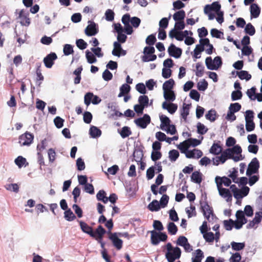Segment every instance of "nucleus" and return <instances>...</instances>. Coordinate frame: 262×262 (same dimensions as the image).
<instances>
[{
    "instance_id": "obj_1",
    "label": "nucleus",
    "mask_w": 262,
    "mask_h": 262,
    "mask_svg": "<svg viewBox=\"0 0 262 262\" xmlns=\"http://www.w3.org/2000/svg\"><path fill=\"white\" fill-rule=\"evenodd\" d=\"M164 247L166 249L165 256L168 262H174L181 257L182 251L179 247H173L170 242L167 243Z\"/></svg>"
},
{
    "instance_id": "obj_2",
    "label": "nucleus",
    "mask_w": 262,
    "mask_h": 262,
    "mask_svg": "<svg viewBox=\"0 0 262 262\" xmlns=\"http://www.w3.org/2000/svg\"><path fill=\"white\" fill-rule=\"evenodd\" d=\"M260 167L259 162L256 158H254L248 164L246 170V176H250L253 174L258 173V170Z\"/></svg>"
},
{
    "instance_id": "obj_3",
    "label": "nucleus",
    "mask_w": 262,
    "mask_h": 262,
    "mask_svg": "<svg viewBox=\"0 0 262 262\" xmlns=\"http://www.w3.org/2000/svg\"><path fill=\"white\" fill-rule=\"evenodd\" d=\"M150 122V117L147 114H144L142 117L137 118L134 121L135 124L142 129L146 128Z\"/></svg>"
},
{
    "instance_id": "obj_4",
    "label": "nucleus",
    "mask_w": 262,
    "mask_h": 262,
    "mask_svg": "<svg viewBox=\"0 0 262 262\" xmlns=\"http://www.w3.org/2000/svg\"><path fill=\"white\" fill-rule=\"evenodd\" d=\"M201 206V210L203 213L204 217L208 221H209L210 215L214 216L215 215L213 213V210L211 207H210L207 201L203 202L200 201V202Z\"/></svg>"
},
{
    "instance_id": "obj_5",
    "label": "nucleus",
    "mask_w": 262,
    "mask_h": 262,
    "mask_svg": "<svg viewBox=\"0 0 262 262\" xmlns=\"http://www.w3.org/2000/svg\"><path fill=\"white\" fill-rule=\"evenodd\" d=\"M101 101V98L97 95H95L92 92L86 93L84 97V104L88 106L92 103L94 105H97Z\"/></svg>"
},
{
    "instance_id": "obj_6",
    "label": "nucleus",
    "mask_w": 262,
    "mask_h": 262,
    "mask_svg": "<svg viewBox=\"0 0 262 262\" xmlns=\"http://www.w3.org/2000/svg\"><path fill=\"white\" fill-rule=\"evenodd\" d=\"M88 25L84 30V33L88 36L96 35L99 32V28L97 24L94 21L89 20Z\"/></svg>"
},
{
    "instance_id": "obj_7",
    "label": "nucleus",
    "mask_w": 262,
    "mask_h": 262,
    "mask_svg": "<svg viewBox=\"0 0 262 262\" xmlns=\"http://www.w3.org/2000/svg\"><path fill=\"white\" fill-rule=\"evenodd\" d=\"M97 235L95 237H94L98 243L100 244L101 248L104 250L105 249V243L103 241V238L104 235L106 233V230L101 225L98 226L96 228Z\"/></svg>"
},
{
    "instance_id": "obj_8",
    "label": "nucleus",
    "mask_w": 262,
    "mask_h": 262,
    "mask_svg": "<svg viewBox=\"0 0 262 262\" xmlns=\"http://www.w3.org/2000/svg\"><path fill=\"white\" fill-rule=\"evenodd\" d=\"M33 134L26 132L19 137V143L21 146H29L33 142Z\"/></svg>"
},
{
    "instance_id": "obj_9",
    "label": "nucleus",
    "mask_w": 262,
    "mask_h": 262,
    "mask_svg": "<svg viewBox=\"0 0 262 262\" xmlns=\"http://www.w3.org/2000/svg\"><path fill=\"white\" fill-rule=\"evenodd\" d=\"M79 224V226L82 231L91 237H95L97 235L96 228L94 230L93 228L88 225L85 222L82 221H78Z\"/></svg>"
},
{
    "instance_id": "obj_10",
    "label": "nucleus",
    "mask_w": 262,
    "mask_h": 262,
    "mask_svg": "<svg viewBox=\"0 0 262 262\" xmlns=\"http://www.w3.org/2000/svg\"><path fill=\"white\" fill-rule=\"evenodd\" d=\"M182 49L179 47H176L173 43H171L168 47L167 52L170 57L176 59L181 57L182 54Z\"/></svg>"
},
{
    "instance_id": "obj_11",
    "label": "nucleus",
    "mask_w": 262,
    "mask_h": 262,
    "mask_svg": "<svg viewBox=\"0 0 262 262\" xmlns=\"http://www.w3.org/2000/svg\"><path fill=\"white\" fill-rule=\"evenodd\" d=\"M29 13L28 11L21 9L18 13L17 18L20 19V24L21 26L28 27L31 23L29 17Z\"/></svg>"
},
{
    "instance_id": "obj_12",
    "label": "nucleus",
    "mask_w": 262,
    "mask_h": 262,
    "mask_svg": "<svg viewBox=\"0 0 262 262\" xmlns=\"http://www.w3.org/2000/svg\"><path fill=\"white\" fill-rule=\"evenodd\" d=\"M57 59V56L55 52H51L48 54L43 59L45 67L50 69L54 64V61Z\"/></svg>"
},
{
    "instance_id": "obj_13",
    "label": "nucleus",
    "mask_w": 262,
    "mask_h": 262,
    "mask_svg": "<svg viewBox=\"0 0 262 262\" xmlns=\"http://www.w3.org/2000/svg\"><path fill=\"white\" fill-rule=\"evenodd\" d=\"M108 238L110 239L113 246L117 249L120 250L122 247L123 241L119 238L117 235V232H114L109 234Z\"/></svg>"
},
{
    "instance_id": "obj_14",
    "label": "nucleus",
    "mask_w": 262,
    "mask_h": 262,
    "mask_svg": "<svg viewBox=\"0 0 262 262\" xmlns=\"http://www.w3.org/2000/svg\"><path fill=\"white\" fill-rule=\"evenodd\" d=\"M203 138V136H201L200 140L196 138H189L184 140L183 143H185V145L187 146V148H189L190 146L194 147L201 144Z\"/></svg>"
},
{
    "instance_id": "obj_15",
    "label": "nucleus",
    "mask_w": 262,
    "mask_h": 262,
    "mask_svg": "<svg viewBox=\"0 0 262 262\" xmlns=\"http://www.w3.org/2000/svg\"><path fill=\"white\" fill-rule=\"evenodd\" d=\"M216 186L222 187V184H224L226 187H229L231 184V180L226 176L221 177L216 176L215 178Z\"/></svg>"
},
{
    "instance_id": "obj_16",
    "label": "nucleus",
    "mask_w": 262,
    "mask_h": 262,
    "mask_svg": "<svg viewBox=\"0 0 262 262\" xmlns=\"http://www.w3.org/2000/svg\"><path fill=\"white\" fill-rule=\"evenodd\" d=\"M144 147L140 144L139 145L137 144L135 145V150L133 154V156L134 157V159L135 157L137 158L136 159L138 160H142L143 157V149Z\"/></svg>"
},
{
    "instance_id": "obj_17",
    "label": "nucleus",
    "mask_w": 262,
    "mask_h": 262,
    "mask_svg": "<svg viewBox=\"0 0 262 262\" xmlns=\"http://www.w3.org/2000/svg\"><path fill=\"white\" fill-rule=\"evenodd\" d=\"M262 220V212L258 211L255 213V217L253 219L249 222V223L246 226L247 229H250L254 227L255 225L258 224L260 223Z\"/></svg>"
},
{
    "instance_id": "obj_18",
    "label": "nucleus",
    "mask_w": 262,
    "mask_h": 262,
    "mask_svg": "<svg viewBox=\"0 0 262 262\" xmlns=\"http://www.w3.org/2000/svg\"><path fill=\"white\" fill-rule=\"evenodd\" d=\"M251 18H257L260 13V8L257 4L252 3L250 7Z\"/></svg>"
},
{
    "instance_id": "obj_19",
    "label": "nucleus",
    "mask_w": 262,
    "mask_h": 262,
    "mask_svg": "<svg viewBox=\"0 0 262 262\" xmlns=\"http://www.w3.org/2000/svg\"><path fill=\"white\" fill-rule=\"evenodd\" d=\"M192 262H202L204 257V252L200 249H196L195 252L192 253Z\"/></svg>"
},
{
    "instance_id": "obj_20",
    "label": "nucleus",
    "mask_w": 262,
    "mask_h": 262,
    "mask_svg": "<svg viewBox=\"0 0 262 262\" xmlns=\"http://www.w3.org/2000/svg\"><path fill=\"white\" fill-rule=\"evenodd\" d=\"M174 85L175 82L172 78L169 79L165 81L162 85L163 93L173 91L172 90Z\"/></svg>"
},
{
    "instance_id": "obj_21",
    "label": "nucleus",
    "mask_w": 262,
    "mask_h": 262,
    "mask_svg": "<svg viewBox=\"0 0 262 262\" xmlns=\"http://www.w3.org/2000/svg\"><path fill=\"white\" fill-rule=\"evenodd\" d=\"M89 134L91 138L97 139L101 136L102 131L98 127L91 125L89 129Z\"/></svg>"
},
{
    "instance_id": "obj_22",
    "label": "nucleus",
    "mask_w": 262,
    "mask_h": 262,
    "mask_svg": "<svg viewBox=\"0 0 262 262\" xmlns=\"http://www.w3.org/2000/svg\"><path fill=\"white\" fill-rule=\"evenodd\" d=\"M202 173L200 171L192 172L190 177L191 181L193 183L200 184L202 181Z\"/></svg>"
},
{
    "instance_id": "obj_23",
    "label": "nucleus",
    "mask_w": 262,
    "mask_h": 262,
    "mask_svg": "<svg viewBox=\"0 0 262 262\" xmlns=\"http://www.w3.org/2000/svg\"><path fill=\"white\" fill-rule=\"evenodd\" d=\"M222 149L220 141L214 142L209 149V152L213 155H217L221 153Z\"/></svg>"
},
{
    "instance_id": "obj_24",
    "label": "nucleus",
    "mask_w": 262,
    "mask_h": 262,
    "mask_svg": "<svg viewBox=\"0 0 262 262\" xmlns=\"http://www.w3.org/2000/svg\"><path fill=\"white\" fill-rule=\"evenodd\" d=\"M160 119L161 121L160 128L162 130H165V129L170 124L171 120L167 116L164 115H160Z\"/></svg>"
},
{
    "instance_id": "obj_25",
    "label": "nucleus",
    "mask_w": 262,
    "mask_h": 262,
    "mask_svg": "<svg viewBox=\"0 0 262 262\" xmlns=\"http://www.w3.org/2000/svg\"><path fill=\"white\" fill-rule=\"evenodd\" d=\"M191 106V103L186 104L184 103L183 104L182 109L181 111V116L184 120L187 119V117L189 114V110Z\"/></svg>"
},
{
    "instance_id": "obj_26",
    "label": "nucleus",
    "mask_w": 262,
    "mask_h": 262,
    "mask_svg": "<svg viewBox=\"0 0 262 262\" xmlns=\"http://www.w3.org/2000/svg\"><path fill=\"white\" fill-rule=\"evenodd\" d=\"M147 209L152 212H157L161 209L159 202L157 200H154L147 207Z\"/></svg>"
},
{
    "instance_id": "obj_27",
    "label": "nucleus",
    "mask_w": 262,
    "mask_h": 262,
    "mask_svg": "<svg viewBox=\"0 0 262 262\" xmlns=\"http://www.w3.org/2000/svg\"><path fill=\"white\" fill-rule=\"evenodd\" d=\"M14 163L19 168L23 166L26 167L29 165L26 159L21 156H18L14 160Z\"/></svg>"
},
{
    "instance_id": "obj_28",
    "label": "nucleus",
    "mask_w": 262,
    "mask_h": 262,
    "mask_svg": "<svg viewBox=\"0 0 262 262\" xmlns=\"http://www.w3.org/2000/svg\"><path fill=\"white\" fill-rule=\"evenodd\" d=\"M118 132L123 139L129 137L132 133L130 127L127 126H123L120 130L118 129Z\"/></svg>"
},
{
    "instance_id": "obj_29",
    "label": "nucleus",
    "mask_w": 262,
    "mask_h": 262,
    "mask_svg": "<svg viewBox=\"0 0 262 262\" xmlns=\"http://www.w3.org/2000/svg\"><path fill=\"white\" fill-rule=\"evenodd\" d=\"M236 75L241 80H246L247 81H249L251 79V75L245 70H241L239 72H236Z\"/></svg>"
},
{
    "instance_id": "obj_30",
    "label": "nucleus",
    "mask_w": 262,
    "mask_h": 262,
    "mask_svg": "<svg viewBox=\"0 0 262 262\" xmlns=\"http://www.w3.org/2000/svg\"><path fill=\"white\" fill-rule=\"evenodd\" d=\"M186 16L185 12L183 10H180L176 12L173 15V19L175 21H184Z\"/></svg>"
},
{
    "instance_id": "obj_31",
    "label": "nucleus",
    "mask_w": 262,
    "mask_h": 262,
    "mask_svg": "<svg viewBox=\"0 0 262 262\" xmlns=\"http://www.w3.org/2000/svg\"><path fill=\"white\" fill-rule=\"evenodd\" d=\"M218 115L214 109H211L208 111L205 115V118L210 122H214L217 118Z\"/></svg>"
},
{
    "instance_id": "obj_32",
    "label": "nucleus",
    "mask_w": 262,
    "mask_h": 262,
    "mask_svg": "<svg viewBox=\"0 0 262 262\" xmlns=\"http://www.w3.org/2000/svg\"><path fill=\"white\" fill-rule=\"evenodd\" d=\"M121 43H122L118 40L114 42V49L112 52V54L113 55L115 56H117L118 57H120V54L119 53L118 51L122 48Z\"/></svg>"
},
{
    "instance_id": "obj_33",
    "label": "nucleus",
    "mask_w": 262,
    "mask_h": 262,
    "mask_svg": "<svg viewBox=\"0 0 262 262\" xmlns=\"http://www.w3.org/2000/svg\"><path fill=\"white\" fill-rule=\"evenodd\" d=\"M151 233V243L153 245H157L160 242V239L159 238V233L155 230H152L150 231Z\"/></svg>"
},
{
    "instance_id": "obj_34",
    "label": "nucleus",
    "mask_w": 262,
    "mask_h": 262,
    "mask_svg": "<svg viewBox=\"0 0 262 262\" xmlns=\"http://www.w3.org/2000/svg\"><path fill=\"white\" fill-rule=\"evenodd\" d=\"M64 218L68 222H72L76 219V216L70 208L64 212Z\"/></svg>"
},
{
    "instance_id": "obj_35",
    "label": "nucleus",
    "mask_w": 262,
    "mask_h": 262,
    "mask_svg": "<svg viewBox=\"0 0 262 262\" xmlns=\"http://www.w3.org/2000/svg\"><path fill=\"white\" fill-rule=\"evenodd\" d=\"M96 56L89 50L85 51V57L87 62L90 64H93L97 61Z\"/></svg>"
},
{
    "instance_id": "obj_36",
    "label": "nucleus",
    "mask_w": 262,
    "mask_h": 262,
    "mask_svg": "<svg viewBox=\"0 0 262 262\" xmlns=\"http://www.w3.org/2000/svg\"><path fill=\"white\" fill-rule=\"evenodd\" d=\"M138 102L140 105L147 108L149 106V98L147 95H140L138 98Z\"/></svg>"
},
{
    "instance_id": "obj_37",
    "label": "nucleus",
    "mask_w": 262,
    "mask_h": 262,
    "mask_svg": "<svg viewBox=\"0 0 262 262\" xmlns=\"http://www.w3.org/2000/svg\"><path fill=\"white\" fill-rule=\"evenodd\" d=\"M167 227L168 233L171 235H175L178 232V227L173 222H169Z\"/></svg>"
},
{
    "instance_id": "obj_38",
    "label": "nucleus",
    "mask_w": 262,
    "mask_h": 262,
    "mask_svg": "<svg viewBox=\"0 0 262 262\" xmlns=\"http://www.w3.org/2000/svg\"><path fill=\"white\" fill-rule=\"evenodd\" d=\"M197 133L203 135L205 134L208 130V128L203 123L199 122L196 124Z\"/></svg>"
},
{
    "instance_id": "obj_39",
    "label": "nucleus",
    "mask_w": 262,
    "mask_h": 262,
    "mask_svg": "<svg viewBox=\"0 0 262 262\" xmlns=\"http://www.w3.org/2000/svg\"><path fill=\"white\" fill-rule=\"evenodd\" d=\"M232 249L236 251H239L243 250L245 247V243L244 242L238 243L235 242H232L231 243Z\"/></svg>"
},
{
    "instance_id": "obj_40",
    "label": "nucleus",
    "mask_w": 262,
    "mask_h": 262,
    "mask_svg": "<svg viewBox=\"0 0 262 262\" xmlns=\"http://www.w3.org/2000/svg\"><path fill=\"white\" fill-rule=\"evenodd\" d=\"M203 234V238L205 241L208 243H213L214 241V234L212 232H204Z\"/></svg>"
},
{
    "instance_id": "obj_41",
    "label": "nucleus",
    "mask_w": 262,
    "mask_h": 262,
    "mask_svg": "<svg viewBox=\"0 0 262 262\" xmlns=\"http://www.w3.org/2000/svg\"><path fill=\"white\" fill-rule=\"evenodd\" d=\"M195 68V75L199 77H202L204 74L205 67L201 62H199L196 64Z\"/></svg>"
},
{
    "instance_id": "obj_42",
    "label": "nucleus",
    "mask_w": 262,
    "mask_h": 262,
    "mask_svg": "<svg viewBox=\"0 0 262 262\" xmlns=\"http://www.w3.org/2000/svg\"><path fill=\"white\" fill-rule=\"evenodd\" d=\"M168 158L171 162H175L180 156L179 152L176 149H171L168 152Z\"/></svg>"
},
{
    "instance_id": "obj_43",
    "label": "nucleus",
    "mask_w": 262,
    "mask_h": 262,
    "mask_svg": "<svg viewBox=\"0 0 262 262\" xmlns=\"http://www.w3.org/2000/svg\"><path fill=\"white\" fill-rule=\"evenodd\" d=\"M244 31L246 34H247L250 36H253L255 33V28L252 25V24L250 23L246 24L245 28Z\"/></svg>"
},
{
    "instance_id": "obj_44",
    "label": "nucleus",
    "mask_w": 262,
    "mask_h": 262,
    "mask_svg": "<svg viewBox=\"0 0 262 262\" xmlns=\"http://www.w3.org/2000/svg\"><path fill=\"white\" fill-rule=\"evenodd\" d=\"M204 47H201V46L199 44L196 45L195 46V48L193 50V58H195V59L200 58L201 57V56L200 55L202 52L204 51Z\"/></svg>"
},
{
    "instance_id": "obj_45",
    "label": "nucleus",
    "mask_w": 262,
    "mask_h": 262,
    "mask_svg": "<svg viewBox=\"0 0 262 262\" xmlns=\"http://www.w3.org/2000/svg\"><path fill=\"white\" fill-rule=\"evenodd\" d=\"M205 64L207 68L210 70H217L215 64L212 62V59L211 56L207 57L205 59Z\"/></svg>"
},
{
    "instance_id": "obj_46",
    "label": "nucleus",
    "mask_w": 262,
    "mask_h": 262,
    "mask_svg": "<svg viewBox=\"0 0 262 262\" xmlns=\"http://www.w3.org/2000/svg\"><path fill=\"white\" fill-rule=\"evenodd\" d=\"M210 34L212 37L216 38L224 39V33L221 31H220L215 28H213L210 31Z\"/></svg>"
},
{
    "instance_id": "obj_47",
    "label": "nucleus",
    "mask_w": 262,
    "mask_h": 262,
    "mask_svg": "<svg viewBox=\"0 0 262 262\" xmlns=\"http://www.w3.org/2000/svg\"><path fill=\"white\" fill-rule=\"evenodd\" d=\"M125 189L127 192L130 195H133L135 194L136 192V187L135 186L134 183H129L128 184H126Z\"/></svg>"
},
{
    "instance_id": "obj_48",
    "label": "nucleus",
    "mask_w": 262,
    "mask_h": 262,
    "mask_svg": "<svg viewBox=\"0 0 262 262\" xmlns=\"http://www.w3.org/2000/svg\"><path fill=\"white\" fill-rule=\"evenodd\" d=\"M169 93L167 92L163 93V97L166 101H170L172 102L176 99V95L174 91L169 92Z\"/></svg>"
},
{
    "instance_id": "obj_49",
    "label": "nucleus",
    "mask_w": 262,
    "mask_h": 262,
    "mask_svg": "<svg viewBox=\"0 0 262 262\" xmlns=\"http://www.w3.org/2000/svg\"><path fill=\"white\" fill-rule=\"evenodd\" d=\"M208 86V82L204 79L197 83V88L200 91H205L207 89Z\"/></svg>"
},
{
    "instance_id": "obj_50",
    "label": "nucleus",
    "mask_w": 262,
    "mask_h": 262,
    "mask_svg": "<svg viewBox=\"0 0 262 262\" xmlns=\"http://www.w3.org/2000/svg\"><path fill=\"white\" fill-rule=\"evenodd\" d=\"M223 224L225 229L227 231H230L234 227V221L230 219L229 220H224Z\"/></svg>"
},
{
    "instance_id": "obj_51",
    "label": "nucleus",
    "mask_w": 262,
    "mask_h": 262,
    "mask_svg": "<svg viewBox=\"0 0 262 262\" xmlns=\"http://www.w3.org/2000/svg\"><path fill=\"white\" fill-rule=\"evenodd\" d=\"M243 96L242 92L241 90L233 91L231 93V99L232 101H236L242 99Z\"/></svg>"
},
{
    "instance_id": "obj_52",
    "label": "nucleus",
    "mask_w": 262,
    "mask_h": 262,
    "mask_svg": "<svg viewBox=\"0 0 262 262\" xmlns=\"http://www.w3.org/2000/svg\"><path fill=\"white\" fill-rule=\"evenodd\" d=\"M63 52L66 56L73 54L74 53L73 46L70 44H65L63 46Z\"/></svg>"
},
{
    "instance_id": "obj_53",
    "label": "nucleus",
    "mask_w": 262,
    "mask_h": 262,
    "mask_svg": "<svg viewBox=\"0 0 262 262\" xmlns=\"http://www.w3.org/2000/svg\"><path fill=\"white\" fill-rule=\"evenodd\" d=\"M169 219L172 222H178L179 220L178 214L173 207L168 211Z\"/></svg>"
},
{
    "instance_id": "obj_54",
    "label": "nucleus",
    "mask_w": 262,
    "mask_h": 262,
    "mask_svg": "<svg viewBox=\"0 0 262 262\" xmlns=\"http://www.w3.org/2000/svg\"><path fill=\"white\" fill-rule=\"evenodd\" d=\"M156 166H151L146 170V178L148 180L152 179L155 175Z\"/></svg>"
},
{
    "instance_id": "obj_55",
    "label": "nucleus",
    "mask_w": 262,
    "mask_h": 262,
    "mask_svg": "<svg viewBox=\"0 0 262 262\" xmlns=\"http://www.w3.org/2000/svg\"><path fill=\"white\" fill-rule=\"evenodd\" d=\"M157 59V55L152 54H147L146 55H143L141 57L142 61L144 62H147L149 61H155Z\"/></svg>"
},
{
    "instance_id": "obj_56",
    "label": "nucleus",
    "mask_w": 262,
    "mask_h": 262,
    "mask_svg": "<svg viewBox=\"0 0 262 262\" xmlns=\"http://www.w3.org/2000/svg\"><path fill=\"white\" fill-rule=\"evenodd\" d=\"M5 188L9 191H13L17 193L19 191V186L16 183H11L7 184L5 186Z\"/></svg>"
},
{
    "instance_id": "obj_57",
    "label": "nucleus",
    "mask_w": 262,
    "mask_h": 262,
    "mask_svg": "<svg viewBox=\"0 0 262 262\" xmlns=\"http://www.w3.org/2000/svg\"><path fill=\"white\" fill-rule=\"evenodd\" d=\"M219 194L223 198L227 197V195L231 193L229 189L224 188L223 187L217 186Z\"/></svg>"
},
{
    "instance_id": "obj_58",
    "label": "nucleus",
    "mask_w": 262,
    "mask_h": 262,
    "mask_svg": "<svg viewBox=\"0 0 262 262\" xmlns=\"http://www.w3.org/2000/svg\"><path fill=\"white\" fill-rule=\"evenodd\" d=\"M169 198L167 194H163L160 199L159 204L161 208H165L167 206L168 203Z\"/></svg>"
},
{
    "instance_id": "obj_59",
    "label": "nucleus",
    "mask_w": 262,
    "mask_h": 262,
    "mask_svg": "<svg viewBox=\"0 0 262 262\" xmlns=\"http://www.w3.org/2000/svg\"><path fill=\"white\" fill-rule=\"evenodd\" d=\"M105 19L108 21H112L114 19L115 13L112 9H107L105 12Z\"/></svg>"
},
{
    "instance_id": "obj_60",
    "label": "nucleus",
    "mask_w": 262,
    "mask_h": 262,
    "mask_svg": "<svg viewBox=\"0 0 262 262\" xmlns=\"http://www.w3.org/2000/svg\"><path fill=\"white\" fill-rule=\"evenodd\" d=\"M93 119L92 113L88 111H85L83 114V121L86 124H90Z\"/></svg>"
},
{
    "instance_id": "obj_61",
    "label": "nucleus",
    "mask_w": 262,
    "mask_h": 262,
    "mask_svg": "<svg viewBox=\"0 0 262 262\" xmlns=\"http://www.w3.org/2000/svg\"><path fill=\"white\" fill-rule=\"evenodd\" d=\"M156 40V34H151L147 37L145 42L148 46H153Z\"/></svg>"
},
{
    "instance_id": "obj_62",
    "label": "nucleus",
    "mask_w": 262,
    "mask_h": 262,
    "mask_svg": "<svg viewBox=\"0 0 262 262\" xmlns=\"http://www.w3.org/2000/svg\"><path fill=\"white\" fill-rule=\"evenodd\" d=\"M242 106L241 104L238 102L231 103L229 107V111L232 112V113H236L241 110Z\"/></svg>"
},
{
    "instance_id": "obj_63",
    "label": "nucleus",
    "mask_w": 262,
    "mask_h": 262,
    "mask_svg": "<svg viewBox=\"0 0 262 262\" xmlns=\"http://www.w3.org/2000/svg\"><path fill=\"white\" fill-rule=\"evenodd\" d=\"M136 90L141 94L144 95L147 93L146 86L142 82L138 83L136 85Z\"/></svg>"
},
{
    "instance_id": "obj_64",
    "label": "nucleus",
    "mask_w": 262,
    "mask_h": 262,
    "mask_svg": "<svg viewBox=\"0 0 262 262\" xmlns=\"http://www.w3.org/2000/svg\"><path fill=\"white\" fill-rule=\"evenodd\" d=\"M189 97L191 99L198 102L200 98V94L198 92L197 90L192 89L190 90L189 93Z\"/></svg>"
}]
</instances>
